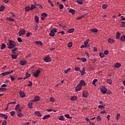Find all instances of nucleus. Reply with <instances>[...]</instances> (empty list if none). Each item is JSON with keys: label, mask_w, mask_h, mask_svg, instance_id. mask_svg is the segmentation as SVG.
<instances>
[{"label": "nucleus", "mask_w": 125, "mask_h": 125, "mask_svg": "<svg viewBox=\"0 0 125 125\" xmlns=\"http://www.w3.org/2000/svg\"><path fill=\"white\" fill-rule=\"evenodd\" d=\"M35 20L36 21V22L37 23H38L39 21V18L38 16H35Z\"/></svg>", "instance_id": "a19ab883"}, {"label": "nucleus", "mask_w": 125, "mask_h": 125, "mask_svg": "<svg viewBox=\"0 0 125 125\" xmlns=\"http://www.w3.org/2000/svg\"><path fill=\"white\" fill-rule=\"evenodd\" d=\"M57 32V29L56 28H54L52 30H50V32L49 33V36L51 37H54L55 35V32Z\"/></svg>", "instance_id": "39448f33"}, {"label": "nucleus", "mask_w": 125, "mask_h": 125, "mask_svg": "<svg viewBox=\"0 0 125 125\" xmlns=\"http://www.w3.org/2000/svg\"><path fill=\"white\" fill-rule=\"evenodd\" d=\"M76 10L73 9H70L68 12L71 13L72 15H75Z\"/></svg>", "instance_id": "ddd939ff"}, {"label": "nucleus", "mask_w": 125, "mask_h": 125, "mask_svg": "<svg viewBox=\"0 0 125 125\" xmlns=\"http://www.w3.org/2000/svg\"><path fill=\"white\" fill-rule=\"evenodd\" d=\"M10 74V72L8 71V72H3L1 73V75L2 76H6L7 75H9Z\"/></svg>", "instance_id": "5701e85b"}, {"label": "nucleus", "mask_w": 125, "mask_h": 125, "mask_svg": "<svg viewBox=\"0 0 125 125\" xmlns=\"http://www.w3.org/2000/svg\"><path fill=\"white\" fill-rule=\"evenodd\" d=\"M11 56H12V59H17L18 56L17 55H12Z\"/></svg>", "instance_id": "49530a36"}, {"label": "nucleus", "mask_w": 125, "mask_h": 125, "mask_svg": "<svg viewBox=\"0 0 125 125\" xmlns=\"http://www.w3.org/2000/svg\"><path fill=\"white\" fill-rule=\"evenodd\" d=\"M77 99H78V97L77 96H73L70 98V100H72V101H75V100Z\"/></svg>", "instance_id": "412c9836"}, {"label": "nucleus", "mask_w": 125, "mask_h": 125, "mask_svg": "<svg viewBox=\"0 0 125 125\" xmlns=\"http://www.w3.org/2000/svg\"><path fill=\"white\" fill-rule=\"evenodd\" d=\"M50 102H55V99L53 97H50Z\"/></svg>", "instance_id": "8fccbe9b"}, {"label": "nucleus", "mask_w": 125, "mask_h": 125, "mask_svg": "<svg viewBox=\"0 0 125 125\" xmlns=\"http://www.w3.org/2000/svg\"><path fill=\"white\" fill-rule=\"evenodd\" d=\"M89 41H90L89 39L86 40V41L84 42V44H85L86 45V46H87V44L88 43Z\"/></svg>", "instance_id": "4c0bfd02"}, {"label": "nucleus", "mask_w": 125, "mask_h": 125, "mask_svg": "<svg viewBox=\"0 0 125 125\" xmlns=\"http://www.w3.org/2000/svg\"><path fill=\"white\" fill-rule=\"evenodd\" d=\"M40 100V98L39 96H35L34 97V99L32 101V102H38Z\"/></svg>", "instance_id": "9b49d317"}, {"label": "nucleus", "mask_w": 125, "mask_h": 125, "mask_svg": "<svg viewBox=\"0 0 125 125\" xmlns=\"http://www.w3.org/2000/svg\"><path fill=\"white\" fill-rule=\"evenodd\" d=\"M31 32H27L26 34V36L28 37H29L30 35H31Z\"/></svg>", "instance_id": "e2e57ef3"}, {"label": "nucleus", "mask_w": 125, "mask_h": 125, "mask_svg": "<svg viewBox=\"0 0 125 125\" xmlns=\"http://www.w3.org/2000/svg\"><path fill=\"white\" fill-rule=\"evenodd\" d=\"M81 60L83 62H86V61H87V60H86V59H85V58H81Z\"/></svg>", "instance_id": "c9c22d12"}, {"label": "nucleus", "mask_w": 125, "mask_h": 125, "mask_svg": "<svg viewBox=\"0 0 125 125\" xmlns=\"http://www.w3.org/2000/svg\"><path fill=\"white\" fill-rule=\"evenodd\" d=\"M85 68L84 67L83 68V70H80V73H81V75L83 76L84 74H85Z\"/></svg>", "instance_id": "393cba45"}, {"label": "nucleus", "mask_w": 125, "mask_h": 125, "mask_svg": "<svg viewBox=\"0 0 125 125\" xmlns=\"http://www.w3.org/2000/svg\"><path fill=\"white\" fill-rule=\"evenodd\" d=\"M35 43H36L37 44H39L40 46H42L43 44L41 41H36Z\"/></svg>", "instance_id": "c756f323"}, {"label": "nucleus", "mask_w": 125, "mask_h": 125, "mask_svg": "<svg viewBox=\"0 0 125 125\" xmlns=\"http://www.w3.org/2000/svg\"><path fill=\"white\" fill-rule=\"evenodd\" d=\"M67 46L69 48L73 46L72 42H69V43L68 44Z\"/></svg>", "instance_id": "37998d69"}, {"label": "nucleus", "mask_w": 125, "mask_h": 125, "mask_svg": "<svg viewBox=\"0 0 125 125\" xmlns=\"http://www.w3.org/2000/svg\"><path fill=\"white\" fill-rule=\"evenodd\" d=\"M121 34L120 32H117L116 34V37L117 39H119L120 38Z\"/></svg>", "instance_id": "4be33fe9"}, {"label": "nucleus", "mask_w": 125, "mask_h": 125, "mask_svg": "<svg viewBox=\"0 0 125 125\" xmlns=\"http://www.w3.org/2000/svg\"><path fill=\"white\" fill-rule=\"evenodd\" d=\"M36 7V6L34 4L31 5L30 7L31 10H33L34 9H35Z\"/></svg>", "instance_id": "e433bc0d"}, {"label": "nucleus", "mask_w": 125, "mask_h": 125, "mask_svg": "<svg viewBox=\"0 0 125 125\" xmlns=\"http://www.w3.org/2000/svg\"><path fill=\"white\" fill-rule=\"evenodd\" d=\"M16 104V102H11L10 103H8V105H9L10 104Z\"/></svg>", "instance_id": "774afa93"}, {"label": "nucleus", "mask_w": 125, "mask_h": 125, "mask_svg": "<svg viewBox=\"0 0 125 125\" xmlns=\"http://www.w3.org/2000/svg\"><path fill=\"white\" fill-rule=\"evenodd\" d=\"M5 47H6V44L3 43H2L1 45V50L5 49Z\"/></svg>", "instance_id": "bb28decb"}, {"label": "nucleus", "mask_w": 125, "mask_h": 125, "mask_svg": "<svg viewBox=\"0 0 125 125\" xmlns=\"http://www.w3.org/2000/svg\"><path fill=\"white\" fill-rule=\"evenodd\" d=\"M33 105V103H29L28 104V106H29V108L30 109H32L33 107L32 106V105Z\"/></svg>", "instance_id": "2f4dec72"}, {"label": "nucleus", "mask_w": 125, "mask_h": 125, "mask_svg": "<svg viewBox=\"0 0 125 125\" xmlns=\"http://www.w3.org/2000/svg\"><path fill=\"white\" fill-rule=\"evenodd\" d=\"M122 23L121 27H125V21H122Z\"/></svg>", "instance_id": "0e129e2a"}, {"label": "nucleus", "mask_w": 125, "mask_h": 125, "mask_svg": "<svg viewBox=\"0 0 125 125\" xmlns=\"http://www.w3.org/2000/svg\"><path fill=\"white\" fill-rule=\"evenodd\" d=\"M7 124V121H3L1 125H6Z\"/></svg>", "instance_id": "680f3d73"}, {"label": "nucleus", "mask_w": 125, "mask_h": 125, "mask_svg": "<svg viewBox=\"0 0 125 125\" xmlns=\"http://www.w3.org/2000/svg\"><path fill=\"white\" fill-rule=\"evenodd\" d=\"M99 55H100V57L102 58H103L104 57V53H100Z\"/></svg>", "instance_id": "de8ad7c7"}, {"label": "nucleus", "mask_w": 125, "mask_h": 125, "mask_svg": "<svg viewBox=\"0 0 125 125\" xmlns=\"http://www.w3.org/2000/svg\"><path fill=\"white\" fill-rule=\"evenodd\" d=\"M19 94L20 95V97L21 98H24L25 96H26L25 93L23 91H20L19 92Z\"/></svg>", "instance_id": "9d476101"}, {"label": "nucleus", "mask_w": 125, "mask_h": 125, "mask_svg": "<svg viewBox=\"0 0 125 125\" xmlns=\"http://www.w3.org/2000/svg\"><path fill=\"white\" fill-rule=\"evenodd\" d=\"M20 107V105L19 104H18L16 105V107H15V110H18Z\"/></svg>", "instance_id": "6e6d98bb"}, {"label": "nucleus", "mask_w": 125, "mask_h": 125, "mask_svg": "<svg viewBox=\"0 0 125 125\" xmlns=\"http://www.w3.org/2000/svg\"><path fill=\"white\" fill-rule=\"evenodd\" d=\"M40 73H41V71L39 69H38L37 71H36V72L33 73V74L35 77L38 78Z\"/></svg>", "instance_id": "0eeeda50"}, {"label": "nucleus", "mask_w": 125, "mask_h": 125, "mask_svg": "<svg viewBox=\"0 0 125 125\" xmlns=\"http://www.w3.org/2000/svg\"><path fill=\"white\" fill-rule=\"evenodd\" d=\"M108 7V5L107 4H104L102 5V8L104 9H106Z\"/></svg>", "instance_id": "473e14b6"}, {"label": "nucleus", "mask_w": 125, "mask_h": 125, "mask_svg": "<svg viewBox=\"0 0 125 125\" xmlns=\"http://www.w3.org/2000/svg\"><path fill=\"white\" fill-rule=\"evenodd\" d=\"M84 0H76V2L79 4H83Z\"/></svg>", "instance_id": "4468645a"}, {"label": "nucleus", "mask_w": 125, "mask_h": 125, "mask_svg": "<svg viewBox=\"0 0 125 125\" xmlns=\"http://www.w3.org/2000/svg\"><path fill=\"white\" fill-rule=\"evenodd\" d=\"M89 95V93L86 91H84L83 92V97L84 98H87Z\"/></svg>", "instance_id": "6e6552de"}, {"label": "nucleus", "mask_w": 125, "mask_h": 125, "mask_svg": "<svg viewBox=\"0 0 125 125\" xmlns=\"http://www.w3.org/2000/svg\"><path fill=\"white\" fill-rule=\"evenodd\" d=\"M25 12H28L29 11H31V7L29 6H26L25 8Z\"/></svg>", "instance_id": "dca6fc26"}, {"label": "nucleus", "mask_w": 125, "mask_h": 125, "mask_svg": "<svg viewBox=\"0 0 125 125\" xmlns=\"http://www.w3.org/2000/svg\"><path fill=\"white\" fill-rule=\"evenodd\" d=\"M42 16L45 18V17L47 16V14L46 13H43L42 14Z\"/></svg>", "instance_id": "603ef678"}, {"label": "nucleus", "mask_w": 125, "mask_h": 125, "mask_svg": "<svg viewBox=\"0 0 125 125\" xmlns=\"http://www.w3.org/2000/svg\"><path fill=\"white\" fill-rule=\"evenodd\" d=\"M26 33V30L24 29H21L19 31V35L20 36H21L22 35H24Z\"/></svg>", "instance_id": "423d86ee"}, {"label": "nucleus", "mask_w": 125, "mask_h": 125, "mask_svg": "<svg viewBox=\"0 0 125 125\" xmlns=\"http://www.w3.org/2000/svg\"><path fill=\"white\" fill-rule=\"evenodd\" d=\"M20 65H21V66H24V65H26V64H27V61L21 60V61L20 62Z\"/></svg>", "instance_id": "1a4fd4ad"}, {"label": "nucleus", "mask_w": 125, "mask_h": 125, "mask_svg": "<svg viewBox=\"0 0 125 125\" xmlns=\"http://www.w3.org/2000/svg\"><path fill=\"white\" fill-rule=\"evenodd\" d=\"M97 120L98 121H102V118L100 117V116H98L97 117Z\"/></svg>", "instance_id": "3c124183"}, {"label": "nucleus", "mask_w": 125, "mask_h": 125, "mask_svg": "<svg viewBox=\"0 0 125 125\" xmlns=\"http://www.w3.org/2000/svg\"><path fill=\"white\" fill-rule=\"evenodd\" d=\"M98 82V80L97 79H95L92 82V84L94 86H96V83H97Z\"/></svg>", "instance_id": "f704fd0d"}, {"label": "nucleus", "mask_w": 125, "mask_h": 125, "mask_svg": "<svg viewBox=\"0 0 125 125\" xmlns=\"http://www.w3.org/2000/svg\"><path fill=\"white\" fill-rule=\"evenodd\" d=\"M71 70V69L70 68H68L67 69H66L64 72L65 74H67L68 73L69 71H70Z\"/></svg>", "instance_id": "72a5a7b5"}, {"label": "nucleus", "mask_w": 125, "mask_h": 125, "mask_svg": "<svg viewBox=\"0 0 125 125\" xmlns=\"http://www.w3.org/2000/svg\"><path fill=\"white\" fill-rule=\"evenodd\" d=\"M18 49V48H13V49L11 50V51H12V53L15 54H16V51Z\"/></svg>", "instance_id": "cd10ccee"}, {"label": "nucleus", "mask_w": 125, "mask_h": 125, "mask_svg": "<svg viewBox=\"0 0 125 125\" xmlns=\"http://www.w3.org/2000/svg\"><path fill=\"white\" fill-rule=\"evenodd\" d=\"M109 54V51L107 50H105V51H104V54L105 55H107Z\"/></svg>", "instance_id": "5fc2aeb1"}, {"label": "nucleus", "mask_w": 125, "mask_h": 125, "mask_svg": "<svg viewBox=\"0 0 125 125\" xmlns=\"http://www.w3.org/2000/svg\"><path fill=\"white\" fill-rule=\"evenodd\" d=\"M23 115V113L18 112V116L19 117H21Z\"/></svg>", "instance_id": "ea45409f"}, {"label": "nucleus", "mask_w": 125, "mask_h": 125, "mask_svg": "<svg viewBox=\"0 0 125 125\" xmlns=\"http://www.w3.org/2000/svg\"><path fill=\"white\" fill-rule=\"evenodd\" d=\"M108 42V43L112 44L114 43L115 41L113 39H111V38H109Z\"/></svg>", "instance_id": "a211bd4d"}, {"label": "nucleus", "mask_w": 125, "mask_h": 125, "mask_svg": "<svg viewBox=\"0 0 125 125\" xmlns=\"http://www.w3.org/2000/svg\"><path fill=\"white\" fill-rule=\"evenodd\" d=\"M63 7H64V6H63V4H60L59 8H60V9H63Z\"/></svg>", "instance_id": "bf43d9fd"}, {"label": "nucleus", "mask_w": 125, "mask_h": 125, "mask_svg": "<svg viewBox=\"0 0 125 125\" xmlns=\"http://www.w3.org/2000/svg\"><path fill=\"white\" fill-rule=\"evenodd\" d=\"M120 117H121V115L120 114V113H118V114L116 116L117 121H118V120L120 119Z\"/></svg>", "instance_id": "09e8293b"}, {"label": "nucleus", "mask_w": 125, "mask_h": 125, "mask_svg": "<svg viewBox=\"0 0 125 125\" xmlns=\"http://www.w3.org/2000/svg\"><path fill=\"white\" fill-rule=\"evenodd\" d=\"M35 114L38 116V117H42V115L41 114L40 111H35L34 112Z\"/></svg>", "instance_id": "f8f14e48"}, {"label": "nucleus", "mask_w": 125, "mask_h": 125, "mask_svg": "<svg viewBox=\"0 0 125 125\" xmlns=\"http://www.w3.org/2000/svg\"><path fill=\"white\" fill-rule=\"evenodd\" d=\"M18 41L19 42H22L23 41L21 40V38L18 37Z\"/></svg>", "instance_id": "864d4df0"}, {"label": "nucleus", "mask_w": 125, "mask_h": 125, "mask_svg": "<svg viewBox=\"0 0 125 125\" xmlns=\"http://www.w3.org/2000/svg\"><path fill=\"white\" fill-rule=\"evenodd\" d=\"M5 7L3 5L1 6L0 7V12H2L4 10Z\"/></svg>", "instance_id": "a18cd8bd"}, {"label": "nucleus", "mask_w": 125, "mask_h": 125, "mask_svg": "<svg viewBox=\"0 0 125 125\" xmlns=\"http://www.w3.org/2000/svg\"><path fill=\"white\" fill-rule=\"evenodd\" d=\"M29 83L28 84V86L30 87L33 85V83L31 81H29Z\"/></svg>", "instance_id": "69168bd1"}, {"label": "nucleus", "mask_w": 125, "mask_h": 125, "mask_svg": "<svg viewBox=\"0 0 125 125\" xmlns=\"http://www.w3.org/2000/svg\"><path fill=\"white\" fill-rule=\"evenodd\" d=\"M120 40L122 41V42H125V36L123 35L121 37Z\"/></svg>", "instance_id": "a878e982"}, {"label": "nucleus", "mask_w": 125, "mask_h": 125, "mask_svg": "<svg viewBox=\"0 0 125 125\" xmlns=\"http://www.w3.org/2000/svg\"><path fill=\"white\" fill-rule=\"evenodd\" d=\"M25 75H26V76L27 77V78L30 77V74H29V73H26Z\"/></svg>", "instance_id": "338daca9"}, {"label": "nucleus", "mask_w": 125, "mask_h": 125, "mask_svg": "<svg viewBox=\"0 0 125 125\" xmlns=\"http://www.w3.org/2000/svg\"><path fill=\"white\" fill-rule=\"evenodd\" d=\"M121 66V64L120 63H116L114 65V67L117 68H120Z\"/></svg>", "instance_id": "b1692460"}, {"label": "nucleus", "mask_w": 125, "mask_h": 125, "mask_svg": "<svg viewBox=\"0 0 125 125\" xmlns=\"http://www.w3.org/2000/svg\"><path fill=\"white\" fill-rule=\"evenodd\" d=\"M90 31L93 33H97L99 31V30L97 29V28H93V29H91Z\"/></svg>", "instance_id": "6ab92c4d"}, {"label": "nucleus", "mask_w": 125, "mask_h": 125, "mask_svg": "<svg viewBox=\"0 0 125 125\" xmlns=\"http://www.w3.org/2000/svg\"><path fill=\"white\" fill-rule=\"evenodd\" d=\"M75 71H80V67H75Z\"/></svg>", "instance_id": "13d9d810"}, {"label": "nucleus", "mask_w": 125, "mask_h": 125, "mask_svg": "<svg viewBox=\"0 0 125 125\" xmlns=\"http://www.w3.org/2000/svg\"><path fill=\"white\" fill-rule=\"evenodd\" d=\"M106 82L108 83H109L110 85H112V80L108 79V80H107Z\"/></svg>", "instance_id": "7c9ffc66"}, {"label": "nucleus", "mask_w": 125, "mask_h": 125, "mask_svg": "<svg viewBox=\"0 0 125 125\" xmlns=\"http://www.w3.org/2000/svg\"><path fill=\"white\" fill-rule=\"evenodd\" d=\"M98 108H99V109H104L105 106H104L103 105H98Z\"/></svg>", "instance_id": "c03bdc74"}, {"label": "nucleus", "mask_w": 125, "mask_h": 125, "mask_svg": "<svg viewBox=\"0 0 125 125\" xmlns=\"http://www.w3.org/2000/svg\"><path fill=\"white\" fill-rule=\"evenodd\" d=\"M59 119L60 120V121H64V116L63 115L60 116Z\"/></svg>", "instance_id": "79ce46f5"}, {"label": "nucleus", "mask_w": 125, "mask_h": 125, "mask_svg": "<svg viewBox=\"0 0 125 125\" xmlns=\"http://www.w3.org/2000/svg\"><path fill=\"white\" fill-rule=\"evenodd\" d=\"M64 117H66L67 119H72L73 117H70L69 114H65L64 115Z\"/></svg>", "instance_id": "58836bf2"}, {"label": "nucleus", "mask_w": 125, "mask_h": 125, "mask_svg": "<svg viewBox=\"0 0 125 125\" xmlns=\"http://www.w3.org/2000/svg\"><path fill=\"white\" fill-rule=\"evenodd\" d=\"M0 116L1 117H3L5 119H7L8 118V116L7 115L4 114V113H0Z\"/></svg>", "instance_id": "f3484780"}, {"label": "nucleus", "mask_w": 125, "mask_h": 125, "mask_svg": "<svg viewBox=\"0 0 125 125\" xmlns=\"http://www.w3.org/2000/svg\"><path fill=\"white\" fill-rule=\"evenodd\" d=\"M10 115H11V116H14V115H15V112L14 111H11V112H10Z\"/></svg>", "instance_id": "052dcab7"}, {"label": "nucleus", "mask_w": 125, "mask_h": 125, "mask_svg": "<svg viewBox=\"0 0 125 125\" xmlns=\"http://www.w3.org/2000/svg\"><path fill=\"white\" fill-rule=\"evenodd\" d=\"M74 31V29L73 28H70L68 30L67 32L69 33L70 34L73 33Z\"/></svg>", "instance_id": "c85d7f7f"}, {"label": "nucleus", "mask_w": 125, "mask_h": 125, "mask_svg": "<svg viewBox=\"0 0 125 125\" xmlns=\"http://www.w3.org/2000/svg\"><path fill=\"white\" fill-rule=\"evenodd\" d=\"M50 117V115L48 114V115H44L42 119H43V120H45V119H48Z\"/></svg>", "instance_id": "aec40b11"}, {"label": "nucleus", "mask_w": 125, "mask_h": 125, "mask_svg": "<svg viewBox=\"0 0 125 125\" xmlns=\"http://www.w3.org/2000/svg\"><path fill=\"white\" fill-rule=\"evenodd\" d=\"M86 84L85 82L83 80L80 81L79 83L77 85V87H75V91L78 92L82 90L83 86H86Z\"/></svg>", "instance_id": "f257e3e1"}, {"label": "nucleus", "mask_w": 125, "mask_h": 125, "mask_svg": "<svg viewBox=\"0 0 125 125\" xmlns=\"http://www.w3.org/2000/svg\"><path fill=\"white\" fill-rule=\"evenodd\" d=\"M101 91L102 92V93L105 94L107 92V89L105 88L104 85H102V87L100 88Z\"/></svg>", "instance_id": "20e7f679"}, {"label": "nucleus", "mask_w": 125, "mask_h": 125, "mask_svg": "<svg viewBox=\"0 0 125 125\" xmlns=\"http://www.w3.org/2000/svg\"><path fill=\"white\" fill-rule=\"evenodd\" d=\"M6 20L8 21H11V22H14V21H15L14 18H10V17H7L6 18Z\"/></svg>", "instance_id": "2eb2a0df"}, {"label": "nucleus", "mask_w": 125, "mask_h": 125, "mask_svg": "<svg viewBox=\"0 0 125 125\" xmlns=\"http://www.w3.org/2000/svg\"><path fill=\"white\" fill-rule=\"evenodd\" d=\"M43 61L45 62H51L52 60H51V58L50 56H46L44 58Z\"/></svg>", "instance_id": "7ed1b4c3"}, {"label": "nucleus", "mask_w": 125, "mask_h": 125, "mask_svg": "<svg viewBox=\"0 0 125 125\" xmlns=\"http://www.w3.org/2000/svg\"><path fill=\"white\" fill-rule=\"evenodd\" d=\"M9 44L8 45V48L9 49L14 48L16 46V44L14 41L9 40Z\"/></svg>", "instance_id": "f03ea898"}, {"label": "nucleus", "mask_w": 125, "mask_h": 125, "mask_svg": "<svg viewBox=\"0 0 125 125\" xmlns=\"http://www.w3.org/2000/svg\"><path fill=\"white\" fill-rule=\"evenodd\" d=\"M6 88H3L2 87H1L0 88V91H6Z\"/></svg>", "instance_id": "4d7b16f0"}]
</instances>
